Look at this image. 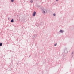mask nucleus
Instances as JSON below:
<instances>
[{
	"instance_id": "5",
	"label": "nucleus",
	"mask_w": 74,
	"mask_h": 74,
	"mask_svg": "<svg viewBox=\"0 0 74 74\" xmlns=\"http://www.w3.org/2000/svg\"><path fill=\"white\" fill-rule=\"evenodd\" d=\"M0 46L1 47L2 46V43H1L0 44Z\"/></svg>"
},
{
	"instance_id": "4",
	"label": "nucleus",
	"mask_w": 74,
	"mask_h": 74,
	"mask_svg": "<svg viewBox=\"0 0 74 74\" xmlns=\"http://www.w3.org/2000/svg\"><path fill=\"white\" fill-rule=\"evenodd\" d=\"M11 22H14V20L13 19H12L11 21Z\"/></svg>"
},
{
	"instance_id": "10",
	"label": "nucleus",
	"mask_w": 74,
	"mask_h": 74,
	"mask_svg": "<svg viewBox=\"0 0 74 74\" xmlns=\"http://www.w3.org/2000/svg\"><path fill=\"white\" fill-rule=\"evenodd\" d=\"M56 1H58V0H56Z\"/></svg>"
},
{
	"instance_id": "6",
	"label": "nucleus",
	"mask_w": 74,
	"mask_h": 74,
	"mask_svg": "<svg viewBox=\"0 0 74 74\" xmlns=\"http://www.w3.org/2000/svg\"><path fill=\"white\" fill-rule=\"evenodd\" d=\"M14 1V0H11V2H13Z\"/></svg>"
},
{
	"instance_id": "8",
	"label": "nucleus",
	"mask_w": 74,
	"mask_h": 74,
	"mask_svg": "<svg viewBox=\"0 0 74 74\" xmlns=\"http://www.w3.org/2000/svg\"><path fill=\"white\" fill-rule=\"evenodd\" d=\"M56 45H57L56 43V44H55L54 45V46H56Z\"/></svg>"
},
{
	"instance_id": "9",
	"label": "nucleus",
	"mask_w": 74,
	"mask_h": 74,
	"mask_svg": "<svg viewBox=\"0 0 74 74\" xmlns=\"http://www.w3.org/2000/svg\"><path fill=\"white\" fill-rule=\"evenodd\" d=\"M53 15H54V16H55V15H56L55 14H53Z\"/></svg>"
},
{
	"instance_id": "3",
	"label": "nucleus",
	"mask_w": 74,
	"mask_h": 74,
	"mask_svg": "<svg viewBox=\"0 0 74 74\" xmlns=\"http://www.w3.org/2000/svg\"><path fill=\"white\" fill-rule=\"evenodd\" d=\"M60 33H63V31L62 30H61L60 31Z\"/></svg>"
},
{
	"instance_id": "1",
	"label": "nucleus",
	"mask_w": 74,
	"mask_h": 74,
	"mask_svg": "<svg viewBox=\"0 0 74 74\" xmlns=\"http://www.w3.org/2000/svg\"><path fill=\"white\" fill-rule=\"evenodd\" d=\"M36 12L35 11H34L33 13V16H34L36 15Z\"/></svg>"
},
{
	"instance_id": "7",
	"label": "nucleus",
	"mask_w": 74,
	"mask_h": 74,
	"mask_svg": "<svg viewBox=\"0 0 74 74\" xmlns=\"http://www.w3.org/2000/svg\"><path fill=\"white\" fill-rule=\"evenodd\" d=\"M30 2L32 3H33V1L32 0H31V1H30Z\"/></svg>"
},
{
	"instance_id": "2",
	"label": "nucleus",
	"mask_w": 74,
	"mask_h": 74,
	"mask_svg": "<svg viewBox=\"0 0 74 74\" xmlns=\"http://www.w3.org/2000/svg\"><path fill=\"white\" fill-rule=\"evenodd\" d=\"M42 10H43V13H45V11H47V10H46L44 9H43Z\"/></svg>"
}]
</instances>
